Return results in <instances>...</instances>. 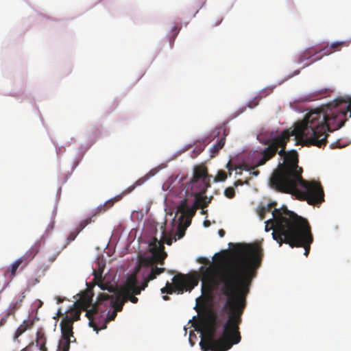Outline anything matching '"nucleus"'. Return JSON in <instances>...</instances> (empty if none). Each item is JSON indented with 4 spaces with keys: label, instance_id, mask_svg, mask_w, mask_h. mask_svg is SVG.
Listing matches in <instances>:
<instances>
[{
    "label": "nucleus",
    "instance_id": "ea45409f",
    "mask_svg": "<svg viewBox=\"0 0 351 351\" xmlns=\"http://www.w3.org/2000/svg\"><path fill=\"white\" fill-rule=\"evenodd\" d=\"M326 89L325 90H321L319 91V93H316L315 95L316 96L321 95L322 94L326 93Z\"/></svg>",
    "mask_w": 351,
    "mask_h": 351
},
{
    "label": "nucleus",
    "instance_id": "de8ad7c7",
    "mask_svg": "<svg viewBox=\"0 0 351 351\" xmlns=\"http://www.w3.org/2000/svg\"><path fill=\"white\" fill-rule=\"evenodd\" d=\"M61 302H62V300L59 298L58 300V302L60 303Z\"/></svg>",
    "mask_w": 351,
    "mask_h": 351
},
{
    "label": "nucleus",
    "instance_id": "8fccbe9b",
    "mask_svg": "<svg viewBox=\"0 0 351 351\" xmlns=\"http://www.w3.org/2000/svg\"><path fill=\"white\" fill-rule=\"evenodd\" d=\"M205 213H206V211H204V210L202 212V214H204Z\"/></svg>",
    "mask_w": 351,
    "mask_h": 351
},
{
    "label": "nucleus",
    "instance_id": "72a5a7b5",
    "mask_svg": "<svg viewBox=\"0 0 351 351\" xmlns=\"http://www.w3.org/2000/svg\"><path fill=\"white\" fill-rule=\"evenodd\" d=\"M200 197L202 199V200L200 201V206H199V208H204L208 206V202H206V197Z\"/></svg>",
    "mask_w": 351,
    "mask_h": 351
},
{
    "label": "nucleus",
    "instance_id": "412c9836",
    "mask_svg": "<svg viewBox=\"0 0 351 351\" xmlns=\"http://www.w3.org/2000/svg\"><path fill=\"white\" fill-rule=\"evenodd\" d=\"M32 325V324H29L28 321H23V323L16 329L14 335V339H16L23 332H25Z\"/></svg>",
    "mask_w": 351,
    "mask_h": 351
},
{
    "label": "nucleus",
    "instance_id": "2f4dec72",
    "mask_svg": "<svg viewBox=\"0 0 351 351\" xmlns=\"http://www.w3.org/2000/svg\"><path fill=\"white\" fill-rule=\"evenodd\" d=\"M136 188V185L132 184L130 186H128L127 189H125L122 193L124 195H126L129 193H130L134 189Z\"/></svg>",
    "mask_w": 351,
    "mask_h": 351
},
{
    "label": "nucleus",
    "instance_id": "0eeeda50",
    "mask_svg": "<svg viewBox=\"0 0 351 351\" xmlns=\"http://www.w3.org/2000/svg\"><path fill=\"white\" fill-rule=\"evenodd\" d=\"M289 189H280L278 191L290 193L303 200L310 205H317L324 201V193L319 182L306 181L300 176V180L295 182Z\"/></svg>",
    "mask_w": 351,
    "mask_h": 351
},
{
    "label": "nucleus",
    "instance_id": "c85d7f7f",
    "mask_svg": "<svg viewBox=\"0 0 351 351\" xmlns=\"http://www.w3.org/2000/svg\"><path fill=\"white\" fill-rule=\"evenodd\" d=\"M224 195L228 198H233L235 195V191L233 187H228L224 191Z\"/></svg>",
    "mask_w": 351,
    "mask_h": 351
},
{
    "label": "nucleus",
    "instance_id": "4c0bfd02",
    "mask_svg": "<svg viewBox=\"0 0 351 351\" xmlns=\"http://www.w3.org/2000/svg\"><path fill=\"white\" fill-rule=\"evenodd\" d=\"M145 180L143 178H140L138 180H136L134 184L136 185V187L138 186H141V184H143Z\"/></svg>",
    "mask_w": 351,
    "mask_h": 351
},
{
    "label": "nucleus",
    "instance_id": "58836bf2",
    "mask_svg": "<svg viewBox=\"0 0 351 351\" xmlns=\"http://www.w3.org/2000/svg\"><path fill=\"white\" fill-rule=\"evenodd\" d=\"M218 233L221 237H223L225 235V231L223 229H220Z\"/></svg>",
    "mask_w": 351,
    "mask_h": 351
},
{
    "label": "nucleus",
    "instance_id": "a18cd8bd",
    "mask_svg": "<svg viewBox=\"0 0 351 351\" xmlns=\"http://www.w3.org/2000/svg\"><path fill=\"white\" fill-rule=\"evenodd\" d=\"M192 335H193V336H195V334H193V332H191V333H190V341H191V345H193L194 343H192V341H191V337H192Z\"/></svg>",
    "mask_w": 351,
    "mask_h": 351
},
{
    "label": "nucleus",
    "instance_id": "cd10ccee",
    "mask_svg": "<svg viewBox=\"0 0 351 351\" xmlns=\"http://www.w3.org/2000/svg\"><path fill=\"white\" fill-rule=\"evenodd\" d=\"M184 226H186L184 224ZM186 226L182 227V225H180L178 228V231L176 234V237L174 238V241H176L177 239H180L182 238L185 234V229Z\"/></svg>",
    "mask_w": 351,
    "mask_h": 351
},
{
    "label": "nucleus",
    "instance_id": "f3484780",
    "mask_svg": "<svg viewBox=\"0 0 351 351\" xmlns=\"http://www.w3.org/2000/svg\"><path fill=\"white\" fill-rule=\"evenodd\" d=\"M93 215L90 217H88L79 223V225L76 227L75 230L71 231L67 237L68 243L75 240L77 234L89 223H90L93 221Z\"/></svg>",
    "mask_w": 351,
    "mask_h": 351
},
{
    "label": "nucleus",
    "instance_id": "2eb2a0df",
    "mask_svg": "<svg viewBox=\"0 0 351 351\" xmlns=\"http://www.w3.org/2000/svg\"><path fill=\"white\" fill-rule=\"evenodd\" d=\"M25 298V292H22L17 295L14 298L13 301L10 304L9 306L6 310L7 311H8V315H12V316H14L16 312L21 308Z\"/></svg>",
    "mask_w": 351,
    "mask_h": 351
},
{
    "label": "nucleus",
    "instance_id": "f704fd0d",
    "mask_svg": "<svg viewBox=\"0 0 351 351\" xmlns=\"http://www.w3.org/2000/svg\"><path fill=\"white\" fill-rule=\"evenodd\" d=\"M220 149L217 148V147H216V145H213L212 146V147L210 148V152L212 153V155L211 156L213 157L215 156L216 154H217V153L219 152Z\"/></svg>",
    "mask_w": 351,
    "mask_h": 351
},
{
    "label": "nucleus",
    "instance_id": "4be33fe9",
    "mask_svg": "<svg viewBox=\"0 0 351 351\" xmlns=\"http://www.w3.org/2000/svg\"><path fill=\"white\" fill-rule=\"evenodd\" d=\"M255 152H252L249 156H248V160L250 161V165L249 166L247 164L245 165V166L246 167L245 169L247 170V171H251V174H252L253 176H257L258 174H259V171H255L254 169L257 167H254V165L252 163V155Z\"/></svg>",
    "mask_w": 351,
    "mask_h": 351
},
{
    "label": "nucleus",
    "instance_id": "c756f323",
    "mask_svg": "<svg viewBox=\"0 0 351 351\" xmlns=\"http://www.w3.org/2000/svg\"><path fill=\"white\" fill-rule=\"evenodd\" d=\"M117 311L113 310L111 313L109 311L107 315L106 322H110V321L114 320V318L117 317Z\"/></svg>",
    "mask_w": 351,
    "mask_h": 351
},
{
    "label": "nucleus",
    "instance_id": "39448f33",
    "mask_svg": "<svg viewBox=\"0 0 351 351\" xmlns=\"http://www.w3.org/2000/svg\"><path fill=\"white\" fill-rule=\"evenodd\" d=\"M348 112L349 117H351V99L338 97L308 113H317L319 115L315 122L324 134H327V132L341 128L348 119Z\"/></svg>",
    "mask_w": 351,
    "mask_h": 351
},
{
    "label": "nucleus",
    "instance_id": "a878e982",
    "mask_svg": "<svg viewBox=\"0 0 351 351\" xmlns=\"http://www.w3.org/2000/svg\"><path fill=\"white\" fill-rule=\"evenodd\" d=\"M121 293L126 302L130 300L131 302L136 304L138 301V299L135 296L136 294L128 293L127 292H121Z\"/></svg>",
    "mask_w": 351,
    "mask_h": 351
},
{
    "label": "nucleus",
    "instance_id": "20e7f679",
    "mask_svg": "<svg viewBox=\"0 0 351 351\" xmlns=\"http://www.w3.org/2000/svg\"><path fill=\"white\" fill-rule=\"evenodd\" d=\"M150 246L152 256L139 258L138 265L134 272L128 277L121 292L140 294L147 287L149 281L165 271V268L156 266V264L163 265L167 256L163 251V246L156 239Z\"/></svg>",
    "mask_w": 351,
    "mask_h": 351
},
{
    "label": "nucleus",
    "instance_id": "09e8293b",
    "mask_svg": "<svg viewBox=\"0 0 351 351\" xmlns=\"http://www.w3.org/2000/svg\"><path fill=\"white\" fill-rule=\"evenodd\" d=\"M21 351H27V348H24Z\"/></svg>",
    "mask_w": 351,
    "mask_h": 351
},
{
    "label": "nucleus",
    "instance_id": "7c9ffc66",
    "mask_svg": "<svg viewBox=\"0 0 351 351\" xmlns=\"http://www.w3.org/2000/svg\"><path fill=\"white\" fill-rule=\"evenodd\" d=\"M10 316H12V315H8V311H6L5 315L0 319V327L4 326L9 318Z\"/></svg>",
    "mask_w": 351,
    "mask_h": 351
},
{
    "label": "nucleus",
    "instance_id": "f257e3e1",
    "mask_svg": "<svg viewBox=\"0 0 351 351\" xmlns=\"http://www.w3.org/2000/svg\"><path fill=\"white\" fill-rule=\"evenodd\" d=\"M263 256V250L260 245L246 244L239 246L235 254L221 264L203 258L202 263L209 265L200 268L202 293L208 298L215 293L226 299L224 308L228 317L221 335L217 337L219 317L213 312L208 314L206 331L199 342L202 350L227 351L241 341L239 325L246 306V297Z\"/></svg>",
    "mask_w": 351,
    "mask_h": 351
},
{
    "label": "nucleus",
    "instance_id": "c9c22d12",
    "mask_svg": "<svg viewBox=\"0 0 351 351\" xmlns=\"http://www.w3.org/2000/svg\"><path fill=\"white\" fill-rule=\"evenodd\" d=\"M276 204H277L276 202H271L267 204V208H263V210L269 212L274 207H275L276 206Z\"/></svg>",
    "mask_w": 351,
    "mask_h": 351
},
{
    "label": "nucleus",
    "instance_id": "4468645a",
    "mask_svg": "<svg viewBox=\"0 0 351 351\" xmlns=\"http://www.w3.org/2000/svg\"><path fill=\"white\" fill-rule=\"evenodd\" d=\"M125 195L123 193L119 194L114 197L113 198L106 202L103 205L99 206L96 209L95 213L93 215V217H96L97 215L105 213L109 208L113 206L114 204L117 202L120 201Z\"/></svg>",
    "mask_w": 351,
    "mask_h": 351
},
{
    "label": "nucleus",
    "instance_id": "6ab92c4d",
    "mask_svg": "<svg viewBox=\"0 0 351 351\" xmlns=\"http://www.w3.org/2000/svg\"><path fill=\"white\" fill-rule=\"evenodd\" d=\"M319 53L322 54V51H319V45L315 47H309L304 50L301 54L299 62H302V61L309 60Z\"/></svg>",
    "mask_w": 351,
    "mask_h": 351
},
{
    "label": "nucleus",
    "instance_id": "c03bdc74",
    "mask_svg": "<svg viewBox=\"0 0 351 351\" xmlns=\"http://www.w3.org/2000/svg\"><path fill=\"white\" fill-rule=\"evenodd\" d=\"M243 184L241 180H237L234 182V186H237L239 185H241Z\"/></svg>",
    "mask_w": 351,
    "mask_h": 351
},
{
    "label": "nucleus",
    "instance_id": "a19ab883",
    "mask_svg": "<svg viewBox=\"0 0 351 351\" xmlns=\"http://www.w3.org/2000/svg\"><path fill=\"white\" fill-rule=\"evenodd\" d=\"M222 20H223V19H222V18H220L219 19H218V20L215 23V24L213 25V26H217V25H219V24L221 23Z\"/></svg>",
    "mask_w": 351,
    "mask_h": 351
},
{
    "label": "nucleus",
    "instance_id": "7ed1b4c3",
    "mask_svg": "<svg viewBox=\"0 0 351 351\" xmlns=\"http://www.w3.org/2000/svg\"><path fill=\"white\" fill-rule=\"evenodd\" d=\"M103 269L98 271L94 270L93 281L101 290H106V293H99L97 300L93 304V293L91 289H87L82 292L80 298L75 302V306L80 307L82 311H86V316L88 319L89 326L98 330L97 320L103 317L108 306L112 307L117 312L121 311L123 306L126 302L122 293L117 294V288L110 282H106L105 278L102 277Z\"/></svg>",
    "mask_w": 351,
    "mask_h": 351
},
{
    "label": "nucleus",
    "instance_id": "f03ea898",
    "mask_svg": "<svg viewBox=\"0 0 351 351\" xmlns=\"http://www.w3.org/2000/svg\"><path fill=\"white\" fill-rule=\"evenodd\" d=\"M317 113H308L304 119L295 124L293 129H287L280 134L264 141L267 145L264 149L255 151L252 155L254 168L265 165L274 158L278 153L284 158L282 164H279L274 171L270 179L271 188L278 191L289 189L293 184L299 181L302 176V169L298 166V155L295 150L286 152V146L291 136H295L296 144L315 145L318 147H324L327 143L328 134H324L315 122L319 115Z\"/></svg>",
    "mask_w": 351,
    "mask_h": 351
},
{
    "label": "nucleus",
    "instance_id": "1a4fd4ad",
    "mask_svg": "<svg viewBox=\"0 0 351 351\" xmlns=\"http://www.w3.org/2000/svg\"><path fill=\"white\" fill-rule=\"evenodd\" d=\"M82 309L75 306L71 308L66 315L62 319L60 322L61 338L58 342V346L56 351H69L70 343L75 341V339L73 336V325L75 321L80 319Z\"/></svg>",
    "mask_w": 351,
    "mask_h": 351
},
{
    "label": "nucleus",
    "instance_id": "a211bd4d",
    "mask_svg": "<svg viewBox=\"0 0 351 351\" xmlns=\"http://www.w3.org/2000/svg\"><path fill=\"white\" fill-rule=\"evenodd\" d=\"M172 282L177 291L182 293L187 286L188 280L186 276L179 274L173 278Z\"/></svg>",
    "mask_w": 351,
    "mask_h": 351
},
{
    "label": "nucleus",
    "instance_id": "aec40b11",
    "mask_svg": "<svg viewBox=\"0 0 351 351\" xmlns=\"http://www.w3.org/2000/svg\"><path fill=\"white\" fill-rule=\"evenodd\" d=\"M156 239L159 243H160L162 244V246L163 245V243H165L167 245H171L172 242H173V238H171L170 236H167L165 234V230L162 231V237L161 238L160 240H158L157 238L154 237L152 239V240L149 242V250L151 251V246H150V244L152 243V242H154V241ZM163 251L165 252V247H163Z\"/></svg>",
    "mask_w": 351,
    "mask_h": 351
},
{
    "label": "nucleus",
    "instance_id": "bb28decb",
    "mask_svg": "<svg viewBox=\"0 0 351 351\" xmlns=\"http://www.w3.org/2000/svg\"><path fill=\"white\" fill-rule=\"evenodd\" d=\"M227 178V174L226 173L223 171L220 170L217 172V174L214 178L215 182H223L225 181Z\"/></svg>",
    "mask_w": 351,
    "mask_h": 351
},
{
    "label": "nucleus",
    "instance_id": "423d86ee",
    "mask_svg": "<svg viewBox=\"0 0 351 351\" xmlns=\"http://www.w3.org/2000/svg\"><path fill=\"white\" fill-rule=\"evenodd\" d=\"M273 218L266 221L265 231L273 230L272 237L281 246L285 242L287 230L293 228L300 216L289 210L285 206L280 208H274L272 212ZM288 232V230H287Z\"/></svg>",
    "mask_w": 351,
    "mask_h": 351
},
{
    "label": "nucleus",
    "instance_id": "b1692460",
    "mask_svg": "<svg viewBox=\"0 0 351 351\" xmlns=\"http://www.w3.org/2000/svg\"><path fill=\"white\" fill-rule=\"evenodd\" d=\"M206 0H192L191 6L195 10V15L206 3Z\"/></svg>",
    "mask_w": 351,
    "mask_h": 351
},
{
    "label": "nucleus",
    "instance_id": "393cba45",
    "mask_svg": "<svg viewBox=\"0 0 351 351\" xmlns=\"http://www.w3.org/2000/svg\"><path fill=\"white\" fill-rule=\"evenodd\" d=\"M265 90L261 93V95H263V93H265ZM263 97V95H257L256 97H254L252 99H251L248 104H247V106L250 108H254V107H256V106H258L260 100L261 99V98Z\"/></svg>",
    "mask_w": 351,
    "mask_h": 351
},
{
    "label": "nucleus",
    "instance_id": "5701e85b",
    "mask_svg": "<svg viewBox=\"0 0 351 351\" xmlns=\"http://www.w3.org/2000/svg\"><path fill=\"white\" fill-rule=\"evenodd\" d=\"M162 293L172 294L177 291L173 284L167 282L166 286L160 289Z\"/></svg>",
    "mask_w": 351,
    "mask_h": 351
},
{
    "label": "nucleus",
    "instance_id": "9b49d317",
    "mask_svg": "<svg viewBox=\"0 0 351 351\" xmlns=\"http://www.w3.org/2000/svg\"><path fill=\"white\" fill-rule=\"evenodd\" d=\"M40 247V241H37L35 242L30 248L25 252L20 258L16 259L6 271L11 278H14L16 275L17 269L20 266L22 269L25 267L30 261L38 253Z\"/></svg>",
    "mask_w": 351,
    "mask_h": 351
},
{
    "label": "nucleus",
    "instance_id": "49530a36",
    "mask_svg": "<svg viewBox=\"0 0 351 351\" xmlns=\"http://www.w3.org/2000/svg\"><path fill=\"white\" fill-rule=\"evenodd\" d=\"M162 299H163L164 300H168L169 299V296H167V295H163V296H162Z\"/></svg>",
    "mask_w": 351,
    "mask_h": 351
},
{
    "label": "nucleus",
    "instance_id": "37998d69",
    "mask_svg": "<svg viewBox=\"0 0 351 351\" xmlns=\"http://www.w3.org/2000/svg\"><path fill=\"white\" fill-rule=\"evenodd\" d=\"M57 256V254L53 255L52 257L49 258V261L51 263H53L56 259Z\"/></svg>",
    "mask_w": 351,
    "mask_h": 351
},
{
    "label": "nucleus",
    "instance_id": "6e6552de",
    "mask_svg": "<svg viewBox=\"0 0 351 351\" xmlns=\"http://www.w3.org/2000/svg\"><path fill=\"white\" fill-rule=\"evenodd\" d=\"M282 234L285 235V243L289 244L291 247H302L304 249V254L306 256L308 255L313 238L307 219L300 217L293 228L287 232L286 234Z\"/></svg>",
    "mask_w": 351,
    "mask_h": 351
},
{
    "label": "nucleus",
    "instance_id": "ddd939ff",
    "mask_svg": "<svg viewBox=\"0 0 351 351\" xmlns=\"http://www.w3.org/2000/svg\"><path fill=\"white\" fill-rule=\"evenodd\" d=\"M350 42L348 40L335 41L331 43L319 44V51H322V54L314 58L311 63L320 60L323 56H329L332 53L340 51L343 48L348 47Z\"/></svg>",
    "mask_w": 351,
    "mask_h": 351
},
{
    "label": "nucleus",
    "instance_id": "79ce46f5",
    "mask_svg": "<svg viewBox=\"0 0 351 351\" xmlns=\"http://www.w3.org/2000/svg\"><path fill=\"white\" fill-rule=\"evenodd\" d=\"M210 225V221L208 220H205L204 221V226L205 227H208Z\"/></svg>",
    "mask_w": 351,
    "mask_h": 351
},
{
    "label": "nucleus",
    "instance_id": "473e14b6",
    "mask_svg": "<svg viewBox=\"0 0 351 351\" xmlns=\"http://www.w3.org/2000/svg\"><path fill=\"white\" fill-rule=\"evenodd\" d=\"M226 139L225 137H222L215 145L216 147H217L218 149H221L225 144Z\"/></svg>",
    "mask_w": 351,
    "mask_h": 351
},
{
    "label": "nucleus",
    "instance_id": "e433bc0d",
    "mask_svg": "<svg viewBox=\"0 0 351 351\" xmlns=\"http://www.w3.org/2000/svg\"><path fill=\"white\" fill-rule=\"evenodd\" d=\"M226 168L228 169L229 171V176H231L232 171L235 169L234 167H233V165H232L231 162L229 161L226 165Z\"/></svg>",
    "mask_w": 351,
    "mask_h": 351
},
{
    "label": "nucleus",
    "instance_id": "f8f14e48",
    "mask_svg": "<svg viewBox=\"0 0 351 351\" xmlns=\"http://www.w3.org/2000/svg\"><path fill=\"white\" fill-rule=\"evenodd\" d=\"M202 199L197 197L192 206H189L187 199H184L177 207V213H180V216L179 220L182 222L186 218L185 225L188 227L191 223L192 217L195 215L197 209L200 206V201Z\"/></svg>",
    "mask_w": 351,
    "mask_h": 351
},
{
    "label": "nucleus",
    "instance_id": "9d476101",
    "mask_svg": "<svg viewBox=\"0 0 351 351\" xmlns=\"http://www.w3.org/2000/svg\"><path fill=\"white\" fill-rule=\"evenodd\" d=\"M210 178L211 176L208 174L205 165L195 166L193 169V178L187 184L186 192L197 199V197H200V195L204 193L210 186Z\"/></svg>",
    "mask_w": 351,
    "mask_h": 351
},
{
    "label": "nucleus",
    "instance_id": "dca6fc26",
    "mask_svg": "<svg viewBox=\"0 0 351 351\" xmlns=\"http://www.w3.org/2000/svg\"><path fill=\"white\" fill-rule=\"evenodd\" d=\"M35 341L36 346L40 351H48V348L46 346L47 338L43 328H40L37 330Z\"/></svg>",
    "mask_w": 351,
    "mask_h": 351
}]
</instances>
